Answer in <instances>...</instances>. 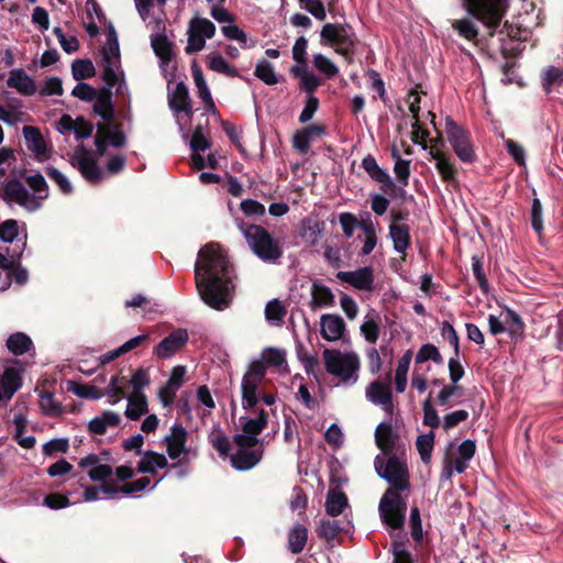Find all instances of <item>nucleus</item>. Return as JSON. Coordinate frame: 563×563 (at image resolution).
<instances>
[{
  "mask_svg": "<svg viewBox=\"0 0 563 563\" xmlns=\"http://www.w3.org/2000/svg\"><path fill=\"white\" fill-rule=\"evenodd\" d=\"M542 213L543 208L540 199L533 198L531 203L530 220L531 227L538 235H541L543 232Z\"/></svg>",
  "mask_w": 563,
  "mask_h": 563,
  "instance_id": "obj_55",
  "label": "nucleus"
},
{
  "mask_svg": "<svg viewBox=\"0 0 563 563\" xmlns=\"http://www.w3.org/2000/svg\"><path fill=\"white\" fill-rule=\"evenodd\" d=\"M399 441V434L394 431L390 422H380L375 430V443L386 455L395 450Z\"/></svg>",
  "mask_w": 563,
  "mask_h": 563,
  "instance_id": "obj_20",
  "label": "nucleus"
},
{
  "mask_svg": "<svg viewBox=\"0 0 563 563\" xmlns=\"http://www.w3.org/2000/svg\"><path fill=\"white\" fill-rule=\"evenodd\" d=\"M362 167L374 181L382 184V187H395L389 174L379 167L373 155L368 154L363 158Z\"/></svg>",
  "mask_w": 563,
  "mask_h": 563,
  "instance_id": "obj_27",
  "label": "nucleus"
},
{
  "mask_svg": "<svg viewBox=\"0 0 563 563\" xmlns=\"http://www.w3.org/2000/svg\"><path fill=\"white\" fill-rule=\"evenodd\" d=\"M232 266L217 243L206 244L198 253L195 279L199 295L209 307L222 310L229 305Z\"/></svg>",
  "mask_w": 563,
  "mask_h": 563,
  "instance_id": "obj_1",
  "label": "nucleus"
},
{
  "mask_svg": "<svg viewBox=\"0 0 563 563\" xmlns=\"http://www.w3.org/2000/svg\"><path fill=\"white\" fill-rule=\"evenodd\" d=\"M209 441L214 450L219 452L220 455H229L231 450V443L229 438L220 430H214L210 437Z\"/></svg>",
  "mask_w": 563,
  "mask_h": 563,
  "instance_id": "obj_51",
  "label": "nucleus"
},
{
  "mask_svg": "<svg viewBox=\"0 0 563 563\" xmlns=\"http://www.w3.org/2000/svg\"><path fill=\"white\" fill-rule=\"evenodd\" d=\"M347 497L340 488H332L328 492L325 499V511L331 517H336L347 507Z\"/></svg>",
  "mask_w": 563,
  "mask_h": 563,
  "instance_id": "obj_32",
  "label": "nucleus"
},
{
  "mask_svg": "<svg viewBox=\"0 0 563 563\" xmlns=\"http://www.w3.org/2000/svg\"><path fill=\"white\" fill-rule=\"evenodd\" d=\"M233 441L238 445L239 450H253L260 446L263 448L262 440L244 432L234 434Z\"/></svg>",
  "mask_w": 563,
  "mask_h": 563,
  "instance_id": "obj_57",
  "label": "nucleus"
},
{
  "mask_svg": "<svg viewBox=\"0 0 563 563\" xmlns=\"http://www.w3.org/2000/svg\"><path fill=\"white\" fill-rule=\"evenodd\" d=\"M19 235V222L9 219L0 223V240L5 243H12Z\"/></svg>",
  "mask_w": 563,
  "mask_h": 563,
  "instance_id": "obj_56",
  "label": "nucleus"
},
{
  "mask_svg": "<svg viewBox=\"0 0 563 563\" xmlns=\"http://www.w3.org/2000/svg\"><path fill=\"white\" fill-rule=\"evenodd\" d=\"M71 74L76 80H84L93 77L96 70L91 60L75 59L71 65Z\"/></svg>",
  "mask_w": 563,
  "mask_h": 563,
  "instance_id": "obj_45",
  "label": "nucleus"
},
{
  "mask_svg": "<svg viewBox=\"0 0 563 563\" xmlns=\"http://www.w3.org/2000/svg\"><path fill=\"white\" fill-rule=\"evenodd\" d=\"M416 445L421 460L424 463H429L434 445V432L430 431L429 433L418 435Z\"/></svg>",
  "mask_w": 563,
  "mask_h": 563,
  "instance_id": "obj_43",
  "label": "nucleus"
},
{
  "mask_svg": "<svg viewBox=\"0 0 563 563\" xmlns=\"http://www.w3.org/2000/svg\"><path fill=\"white\" fill-rule=\"evenodd\" d=\"M308 540V529L302 525H296L288 533V550L292 554L303 551Z\"/></svg>",
  "mask_w": 563,
  "mask_h": 563,
  "instance_id": "obj_36",
  "label": "nucleus"
},
{
  "mask_svg": "<svg viewBox=\"0 0 563 563\" xmlns=\"http://www.w3.org/2000/svg\"><path fill=\"white\" fill-rule=\"evenodd\" d=\"M168 106L174 112H184L189 119L191 118L192 103L184 81L178 82L175 90L168 95Z\"/></svg>",
  "mask_w": 563,
  "mask_h": 563,
  "instance_id": "obj_18",
  "label": "nucleus"
},
{
  "mask_svg": "<svg viewBox=\"0 0 563 563\" xmlns=\"http://www.w3.org/2000/svg\"><path fill=\"white\" fill-rule=\"evenodd\" d=\"M263 448L253 450H238L231 455V464L238 471H249L256 466L263 459Z\"/></svg>",
  "mask_w": 563,
  "mask_h": 563,
  "instance_id": "obj_24",
  "label": "nucleus"
},
{
  "mask_svg": "<svg viewBox=\"0 0 563 563\" xmlns=\"http://www.w3.org/2000/svg\"><path fill=\"white\" fill-rule=\"evenodd\" d=\"M40 407L44 415L49 417H58L65 412L60 402L56 401L54 394L51 391H43L40 395Z\"/></svg>",
  "mask_w": 563,
  "mask_h": 563,
  "instance_id": "obj_40",
  "label": "nucleus"
},
{
  "mask_svg": "<svg viewBox=\"0 0 563 563\" xmlns=\"http://www.w3.org/2000/svg\"><path fill=\"white\" fill-rule=\"evenodd\" d=\"M430 156L435 161V168L441 179L449 184L457 183V168L451 162L450 157L441 150L432 146L429 152Z\"/></svg>",
  "mask_w": 563,
  "mask_h": 563,
  "instance_id": "obj_19",
  "label": "nucleus"
},
{
  "mask_svg": "<svg viewBox=\"0 0 563 563\" xmlns=\"http://www.w3.org/2000/svg\"><path fill=\"white\" fill-rule=\"evenodd\" d=\"M300 7L311 13L317 20L323 21L327 16L322 0H298Z\"/></svg>",
  "mask_w": 563,
  "mask_h": 563,
  "instance_id": "obj_61",
  "label": "nucleus"
},
{
  "mask_svg": "<svg viewBox=\"0 0 563 563\" xmlns=\"http://www.w3.org/2000/svg\"><path fill=\"white\" fill-rule=\"evenodd\" d=\"M262 383L242 377L241 394L242 407L244 410L254 409L260 401V385Z\"/></svg>",
  "mask_w": 563,
  "mask_h": 563,
  "instance_id": "obj_30",
  "label": "nucleus"
},
{
  "mask_svg": "<svg viewBox=\"0 0 563 563\" xmlns=\"http://www.w3.org/2000/svg\"><path fill=\"white\" fill-rule=\"evenodd\" d=\"M366 397L374 405L382 406L388 415H393V393L389 384L380 380L372 382L366 387Z\"/></svg>",
  "mask_w": 563,
  "mask_h": 563,
  "instance_id": "obj_14",
  "label": "nucleus"
},
{
  "mask_svg": "<svg viewBox=\"0 0 563 563\" xmlns=\"http://www.w3.org/2000/svg\"><path fill=\"white\" fill-rule=\"evenodd\" d=\"M441 421L435 408L431 404V395L423 401V424L432 429L439 428Z\"/></svg>",
  "mask_w": 563,
  "mask_h": 563,
  "instance_id": "obj_58",
  "label": "nucleus"
},
{
  "mask_svg": "<svg viewBox=\"0 0 563 563\" xmlns=\"http://www.w3.org/2000/svg\"><path fill=\"white\" fill-rule=\"evenodd\" d=\"M254 76L261 79L264 84L273 86L279 82V79L274 70L273 65L266 60L262 59L255 67Z\"/></svg>",
  "mask_w": 563,
  "mask_h": 563,
  "instance_id": "obj_41",
  "label": "nucleus"
},
{
  "mask_svg": "<svg viewBox=\"0 0 563 563\" xmlns=\"http://www.w3.org/2000/svg\"><path fill=\"white\" fill-rule=\"evenodd\" d=\"M290 74L300 79V89L307 92L308 96H313L314 91L322 84L320 78L308 70V66H292Z\"/></svg>",
  "mask_w": 563,
  "mask_h": 563,
  "instance_id": "obj_29",
  "label": "nucleus"
},
{
  "mask_svg": "<svg viewBox=\"0 0 563 563\" xmlns=\"http://www.w3.org/2000/svg\"><path fill=\"white\" fill-rule=\"evenodd\" d=\"M412 351L407 350L399 358L395 375V389L397 393H404L407 387V373L411 363Z\"/></svg>",
  "mask_w": 563,
  "mask_h": 563,
  "instance_id": "obj_35",
  "label": "nucleus"
},
{
  "mask_svg": "<svg viewBox=\"0 0 563 563\" xmlns=\"http://www.w3.org/2000/svg\"><path fill=\"white\" fill-rule=\"evenodd\" d=\"M168 462L164 454L153 451L143 452V474H156L159 468L167 467Z\"/></svg>",
  "mask_w": 563,
  "mask_h": 563,
  "instance_id": "obj_39",
  "label": "nucleus"
},
{
  "mask_svg": "<svg viewBox=\"0 0 563 563\" xmlns=\"http://www.w3.org/2000/svg\"><path fill=\"white\" fill-rule=\"evenodd\" d=\"M139 345H141V334L132 338L131 340H129L128 342H125L124 344L119 346L118 349H114V350L101 355L100 361L102 364H108V363L114 361L115 358H118L119 356L123 355L124 353L137 347Z\"/></svg>",
  "mask_w": 563,
  "mask_h": 563,
  "instance_id": "obj_44",
  "label": "nucleus"
},
{
  "mask_svg": "<svg viewBox=\"0 0 563 563\" xmlns=\"http://www.w3.org/2000/svg\"><path fill=\"white\" fill-rule=\"evenodd\" d=\"M360 330L364 339L374 344L377 342L379 336V321L368 319L361 325Z\"/></svg>",
  "mask_w": 563,
  "mask_h": 563,
  "instance_id": "obj_63",
  "label": "nucleus"
},
{
  "mask_svg": "<svg viewBox=\"0 0 563 563\" xmlns=\"http://www.w3.org/2000/svg\"><path fill=\"white\" fill-rule=\"evenodd\" d=\"M265 365L280 367L286 362V352L276 347H266L262 352Z\"/></svg>",
  "mask_w": 563,
  "mask_h": 563,
  "instance_id": "obj_52",
  "label": "nucleus"
},
{
  "mask_svg": "<svg viewBox=\"0 0 563 563\" xmlns=\"http://www.w3.org/2000/svg\"><path fill=\"white\" fill-rule=\"evenodd\" d=\"M152 47L162 63L168 64L174 57L173 44L165 34H156L151 38Z\"/></svg>",
  "mask_w": 563,
  "mask_h": 563,
  "instance_id": "obj_37",
  "label": "nucleus"
},
{
  "mask_svg": "<svg viewBox=\"0 0 563 563\" xmlns=\"http://www.w3.org/2000/svg\"><path fill=\"white\" fill-rule=\"evenodd\" d=\"M378 510L384 525L395 530L402 529L407 504L401 493L394 492V489H386L380 498Z\"/></svg>",
  "mask_w": 563,
  "mask_h": 563,
  "instance_id": "obj_7",
  "label": "nucleus"
},
{
  "mask_svg": "<svg viewBox=\"0 0 563 563\" xmlns=\"http://www.w3.org/2000/svg\"><path fill=\"white\" fill-rule=\"evenodd\" d=\"M26 184L34 191L31 194L19 179L8 180L0 189V198L7 203L15 202L29 212L42 208V200L48 197V185L41 173L25 177Z\"/></svg>",
  "mask_w": 563,
  "mask_h": 563,
  "instance_id": "obj_3",
  "label": "nucleus"
},
{
  "mask_svg": "<svg viewBox=\"0 0 563 563\" xmlns=\"http://www.w3.org/2000/svg\"><path fill=\"white\" fill-rule=\"evenodd\" d=\"M102 80L110 87H114L118 82L115 68L120 64V47L118 34L112 23L107 27V45L100 49Z\"/></svg>",
  "mask_w": 563,
  "mask_h": 563,
  "instance_id": "obj_8",
  "label": "nucleus"
},
{
  "mask_svg": "<svg viewBox=\"0 0 563 563\" xmlns=\"http://www.w3.org/2000/svg\"><path fill=\"white\" fill-rule=\"evenodd\" d=\"M191 70H192V77H194L195 84L198 88L199 98L201 100H203V99L208 98L209 96H211V92H210L208 85L205 80L202 69L199 67V65L196 62L192 63Z\"/></svg>",
  "mask_w": 563,
  "mask_h": 563,
  "instance_id": "obj_59",
  "label": "nucleus"
},
{
  "mask_svg": "<svg viewBox=\"0 0 563 563\" xmlns=\"http://www.w3.org/2000/svg\"><path fill=\"white\" fill-rule=\"evenodd\" d=\"M389 236L393 241L394 250L397 253L406 254L411 245L410 229L408 224L390 223Z\"/></svg>",
  "mask_w": 563,
  "mask_h": 563,
  "instance_id": "obj_26",
  "label": "nucleus"
},
{
  "mask_svg": "<svg viewBox=\"0 0 563 563\" xmlns=\"http://www.w3.org/2000/svg\"><path fill=\"white\" fill-rule=\"evenodd\" d=\"M472 271L478 283L481 290L483 291V294L487 295L489 292L490 287L486 278V274L484 272L482 257L477 255H474L472 257Z\"/></svg>",
  "mask_w": 563,
  "mask_h": 563,
  "instance_id": "obj_50",
  "label": "nucleus"
},
{
  "mask_svg": "<svg viewBox=\"0 0 563 563\" xmlns=\"http://www.w3.org/2000/svg\"><path fill=\"white\" fill-rule=\"evenodd\" d=\"M190 147L194 153L205 152L211 147V142L203 135L201 125L196 126L191 135Z\"/></svg>",
  "mask_w": 563,
  "mask_h": 563,
  "instance_id": "obj_60",
  "label": "nucleus"
},
{
  "mask_svg": "<svg viewBox=\"0 0 563 563\" xmlns=\"http://www.w3.org/2000/svg\"><path fill=\"white\" fill-rule=\"evenodd\" d=\"M189 29L206 38H212L216 34V25L206 18H194L189 23Z\"/></svg>",
  "mask_w": 563,
  "mask_h": 563,
  "instance_id": "obj_49",
  "label": "nucleus"
},
{
  "mask_svg": "<svg viewBox=\"0 0 563 563\" xmlns=\"http://www.w3.org/2000/svg\"><path fill=\"white\" fill-rule=\"evenodd\" d=\"M342 531L339 520H321L317 536L328 542L334 540Z\"/></svg>",
  "mask_w": 563,
  "mask_h": 563,
  "instance_id": "obj_46",
  "label": "nucleus"
},
{
  "mask_svg": "<svg viewBox=\"0 0 563 563\" xmlns=\"http://www.w3.org/2000/svg\"><path fill=\"white\" fill-rule=\"evenodd\" d=\"M97 125H103L104 139L113 147H122L125 144V134L121 130V124L114 120L111 123H98Z\"/></svg>",
  "mask_w": 563,
  "mask_h": 563,
  "instance_id": "obj_38",
  "label": "nucleus"
},
{
  "mask_svg": "<svg viewBox=\"0 0 563 563\" xmlns=\"http://www.w3.org/2000/svg\"><path fill=\"white\" fill-rule=\"evenodd\" d=\"M452 27L459 33V35L467 41L474 42L475 44L487 43V41L493 37L487 35V30L485 29V33L479 38V32L476 24L467 18L454 20L452 22Z\"/></svg>",
  "mask_w": 563,
  "mask_h": 563,
  "instance_id": "obj_25",
  "label": "nucleus"
},
{
  "mask_svg": "<svg viewBox=\"0 0 563 563\" xmlns=\"http://www.w3.org/2000/svg\"><path fill=\"white\" fill-rule=\"evenodd\" d=\"M253 253L265 263H276L283 256V249L277 240L262 225L239 224Z\"/></svg>",
  "mask_w": 563,
  "mask_h": 563,
  "instance_id": "obj_5",
  "label": "nucleus"
},
{
  "mask_svg": "<svg viewBox=\"0 0 563 563\" xmlns=\"http://www.w3.org/2000/svg\"><path fill=\"white\" fill-rule=\"evenodd\" d=\"M321 335L327 341H336L346 330L344 320L339 314L325 313L320 319Z\"/></svg>",
  "mask_w": 563,
  "mask_h": 563,
  "instance_id": "obj_21",
  "label": "nucleus"
},
{
  "mask_svg": "<svg viewBox=\"0 0 563 563\" xmlns=\"http://www.w3.org/2000/svg\"><path fill=\"white\" fill-rule=\"evenodd\" d=\"M67 385L69 391L86 399L97 400L107 395L115 404L120 399L126 398V417L132 420L141 419V367L134 371L130 380L125 376H112L106 391L95 385L73 380H68Z\"/></svg>",
  "mask_w": 563,
  "mask_h": 563,
  "instance_id": "obj_2",
  "label": "nucleus"
},
{
  "mask_svg": "<svg viewBox=\"0 0 563 563\" xmlns=\"http://www.w3.org/2000/svg\"><path fill=\"white\" fill-rule=\"evenodd\" d=\"M307 46L308 41L305 36H300L296 40L292 46V58L297 62V66H307Z\"/></svg>",
  "mask_w": 563,
  "mask_h": 563,
  "instance_id": "obj_64",
  "label": "nucleus"
},
{
  "mask_svg": "<svg viewBox=\"0 0 563 563\" xmlns=\"http://www.w3.org/2000/svg\"><path fill=\"white\" fill-rule=\"evenodd\" d=\"M241 420H243V418H241ZM267 424L268 413L266 410L260 409L256 418H244L242 431L257 438V435L266 429Z\"/></svg>",
  "mask_w": 563,
  "mask_h": 563,
  "instance_id": "obj_34",
  "label": "nucleus"
},
{
  "mask_svg": "<svg viewBox=\"0 0 563 563\" xmlns=\"http://www.w3.org/2000/svg\"><path fill=\"white\" fill-rule=\"evenodd\" d=\"M111 88L106 84V87L97 91L95 98L93 112L102 118V123H111L115 120Z\"/></svg>",
  "mask_w": 563,
  "mask_h": 563,
  "instance_id": "obj_17",
  "label": "nucleus"
},
{
  "mask_svg": "<svg viewBox=\"0 0 563 563\" xmlns=\"http://www.w3.org/2000/svg\"><path fill=\"white\" fill-rule=\"evenodd\" d=\"M380 476L386 479L394 492L401 493L409 488V474L405 463L400 462L396 455L388 457L386 467Z\"/></svg>",
  "mask_w": 563,
  "mask_h": 563,
  "instance_id": "obj_12",
  "label": "nucleus"
},
{
  "mask_svg": "<svg viewBox=\"0 0 563 563\" xmlns=\"http://www.w3.org/2000/svg\"><path fill=\"white\" fill-rule=\"evenodd\" d=\"M187 439L188 432L180 423H175L170 428V433L164 438V442L166 444L167 454L172 460H176L183 453L187 452Z\"/></svg>",
  "mask_w": 563,
  "mask_h": 563,
  "instance_id": "obj_15",
  "label": "nucleus"
},
{
  "mask_svg": "<svg viewBox=\"0 0 563 563\" xmlns=\"http://www.w3.org/2000/svg\"><path fill=\"white\" fill-rule=\"evenodd\" d=\"M21 386L22 378L20 372L14 367H7L0 380L1 405H5Z\"/></svg>",
  "mask_w": 563,
  "mask_h": 563,
  "instance_id": "obj_22",
  "label": "nucleus"
},
{
  "mask_svg": "<svg viewBox=\"0 0 563 563\" xmlns=\"http://www.w3.org/2000/svg\"><path fill=\"white\" fill-rule=\"evenodd\" d=\"M71 164L78 168L82 177L90 184H99L103 178V172L92 157L91 151L82 144L76 147Z\"/></svg>",
  "mask_w": 563,
  "mask_h": 563,
  "instance_id": "obj_11",
  "label": "nucleus"
},
{
  "mask_svg": "<svg viewBox=\"0 0 563 563\" xmlns=\"http://www.w3.org/2000/svg\"><path fill=\"white\" fill-rule=\"evenodd\" d=\"M445 133L450 145L461 162L472 164L476 161L477 156L471 133L451 117L445 118Z\"/></svg>",
  "mask_w": 563,
  "mask_h": 563,
  "instance_id": "obj_6",
  "label": "nucleus"
},
{
  "mask_svg": "<svg viewBox=\"0 0 563 563\" xmlns=\"http://www.w3.org/2000/svg\"><path fill=\"white\" fill-rule=\"evenodd\" d=\"M311 297L312 299L309 302L311 310H317L320 307H331L335 302L332 290L317 282L312 284Z\"/></svg>",
  "mask_w": 563,
  "mask_h": 563,
  "instance_id": "obj_31",
  "label": "nucleus"
},
{
  "mask_svg": "<svg viewBox=\"0 0 563 563\" xmlns=\"http://www.w3.org/2000/svg\"><path fill=\"white\" fill-rule=\"evenodd\" d=\"M45 173L53 181L57 184L63 194L69 195L73 192L71 184L58 168L54 166H47L45 168Z\"/></svg>",
  "mask_w": 563,
  "mask_h": 563,
  "instance_id": "obj_53",
  "label": "nucleus"
},
{
  "mask_svg": "<svg viewBox=\"0 0 563 563\" xmlns=\"http://www.w3.org/2000/svg\"><path fill=\"white\" fill-rule=\"evenodd\" d=\"M563 82V69L549 66L542 73V88L547 93L552 91V86L554 84Z\"/></svg>",
  "mask_w": 563,
  "mask_h": 563,
  "instance_id": "obj_47",
  "label": "nucleus"
},
{
  "mask_svg": "<svg viewBox=\"0 0 563 563\" xmlns=\"http://www.w3.org/2000/svg\"><path fill=\"white\" fill-rule=\"evenodd\" d=\"M312 63L313 66L328 78H333L339 73V68L335 64L323 54H316Z\"/></svg>",
  "mask_w": 563,
  "mask_h": 563,
  "instance_id": "obj_48",
  "label": "nucleus"
},
{
  "mask_svg": "<svg viewBox=\"0 0 563 563\" xmlns=\"http://www.w3.org/2000/svg\"><path fill=\"white\" fill-rule=\"evenodd\" d=\"M505 323L508 324V332L512 338L523 333L525 323L516 311L511 309L506 310Z\"/></svg>",
  "mask_w": 563,
  "mask_h": 563,
  "instance_id": "obj_54",
  "label": "nucleus"
},
{
  "mask_svg": "<svg viewBox=\"0 0 563 563\" xmlns=\"http://www.w3.org/2000/svg\"><path fill=\"white\" fill-rule=\"evenodd\" d=\"M7 85L16 89L23 96H33L36 92V85L24 69L15 68L10 70Z\"/></svg>",
  "mask_w": 563,
  "mask_h": 563,
  "instance_id": "obj_23",
  "label": "nucleus"
},
{
  "mask_svg": "<svg viewBox=\"0 0 563 563\" xmlns=\"http://www.w3.org/2000/svg\"><path fill=\"white\" fill-rule=\"evenodd\" d=\"M323 360L328 373L338 376L342 382L356 379L354 377L360 367V361L356 354H342L340 351L325 349L323 351Z\"/></svg>",
  "mask_w": 563,
  "mask_h": 563,
  "instance_id": "obj_9",
  "label": "nucleus"
},
{
  "mask_svg": "<svg viewBox=\"0 0 563 563\" xmlns=\"http://www.w3.org/2000/svg\"><path fill=\"white\" fill-rule=\"evenodd\" d=\"M427 361H433L435 364H443V357L440 351L432 343L421 345L416 354V364H422Z\"/></svg>",
  "mask_w": 563,
  "mask_h": 563,
  "instance_id": "obj_42",
  "label": "nucleus"
},
{
  "mask_svg": "<svg viewBox=\"0 0 563 563\" xmlns=\"http://www.w3.org/2000/svg\"><path fill=\"white\" fill-rule=\"evenodd\" d=\"M286 313V308L277 299L268 301L265 307V317L269 321H282Z\"/></svg>",
  "mask_w": 563,
  "mask_h": 563,
  "instance_id": "obj_62",
  "label": "nucleus"
},
{
  "mask_svg": "<svg viewBox=\"0 0 563 563\" xmlns=\"http://www.w3.org/2000/svg\"><path fill=\"white\" fill-rule=\"evenodd\" d=\"M5 346L13 355L19 356L29 352L33 347V342L24 332H15L7 339Z\"/></svg>",
  "mask_w": 563,
  "mask_h": 563,
  "instance_id": "obj_33",
  "label": "nucleus"
},
{
  "mask_svg": "<svg viewBox=\"0 0 563 563\" xmlns=\"http://www.w3.org/2000/svg\"><path fill=\"white\" fill-rule=\"evenodd\" d=\"M188 340L189 335L187 330H174L155 346L154 354L158 358H169L179 352L186 345Z\"/></svg>",
  "mask_w": 563,
  "mask_h": 563,
  "instance_id": "obj_13",
  "label": "nucleus"
},
{
  "mask_svg": "<svg viewBox=\"0 0 563 563\" xmlns=\"http://www.w3.org/2000/svg\"><path fill=\"white\" fill-rule=\"evenodd\" d=\"M22 131L27 150L41 159V156L46 153V144L40 129L33 125H25Z\"/></svg>",
  "mask_w": 563,
  "mask_h": 563,
  "instance_id": "obj_28",
  "label": "nucleus"
},
{
  "mask_svg": "<svg viewBox=\"0 0 563 563\" xmlns=\"http://www.w3.org/2000/svg\"><path fill=\"white\" fill-rule=\"evenodd\" d=\"M336 278L360 290L369 291L374 286V274L371 267H361L354 272H339Z\"/></svg>",
  "mask_w": 563,
  "mask_h": 563,
  "instance_id": "obj_16",
  "label": "nucleus"
},
{
  "mask_svg": "<svg viewBox=\"0 0 563 563\" xmlns=\"http://www.w3.org/2000/svg\"><path fill=\"white\" fill-rule=\"evenodd\" d=\"M466 11L487 30L488 36L496 33L508 36L509 23L503 20L508 10V0H463Z\"/></svg>",
  "mask_w": 563,
  "mask_h": 563,
  "instance_id": "obj_4",
  "label": "nucleus"
},
{
  "mask_svg": "<svg viewBox=\"0 0 563 563\" xmlns=\"http://www.w3.org/2000/svg\"><path fill=\"white\" fill-rule=\"evenodd\" d=\"M320 37L322 44L335 48L356 46L357 44L353 27L349 24L325 23L321 29Z\"/></svg>",
  "mask_w": 563,
  "mask_h": 563,
  "instance_id": "obj_10",
  "label": "nucleus"
}]
</instances>
